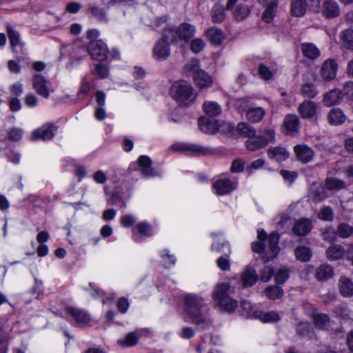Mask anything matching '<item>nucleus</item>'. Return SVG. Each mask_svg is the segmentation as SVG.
Returning a JSON list of instances; mask_svg holds the SVG:
<instances>
[{"label": "nucleus", "mask_w": 353, "mask_h": 353, "mask_svg": "<svg viewBox=\"0 0 353 353\" xmlns=\"http://www.w3.org/2000/svg\"><path fill=\"white\" fill-rule=\"evenodd\" d=\"M301 93L305 98L312 99L316 96L318 92L314 84L305 83L301 86Z\"/></svg>", "instance_id": "nucleus-42"}, {"label": "nucleus", "mask_w": 353, "mask_h": 353, "mask_svg": "<svg viewBox=\"0 0 353 353\" xmlns=\"http://www.w3.org/2000/svg\"><path fill=\"white\" fill-rule=\"evenodd\" d=\"M205 305L202 298L188 294L185 298V319L187 321L205 328L212 324L211 319L203 312Z\"/></svg>", "instance_id": "nucleus-1"}, {"label": "nucleus", "mask_w": 353, "mask_h": 353, "mask_svg": "<svg viewBox=\"0 0 353 353\" xmlns=\"http://www.w3.org/2000/svg\"><path fill=\"white\" fill-rule=\"evenodd\" d=\"M236 132L244 137H253L256 132L254 127L246 122H241L236 125Z\"/></svg>", "instance_id": "nucleus-37"}, {"label": "nucleus", "mask_w": 353, "mask_h": 353, "mask_svg": "<svg viewBox=\"0 0 353 353\" xmlns=\"http://www.w3.org/2000/svg\"><path fill=\"white\" fill-rule=\"evenodd\" d=\"M230 286L228 283H221L215 287L212 297L219 307L227 312H232L237 307V301L230 296Z\"/></svg>", "instance_id": "nucleus-3"}, {"label": "nucleus", "mask_w": 353, "mask_h": 353, "mask_svg": "<svg viewBox=\"0 0 353 353\" xmlns=\"http://www.w3.org/2000/svg\"><path fill=\"white\" fill-rule=\"evenodd\" d=\"M87 50L90 55L96 60L103 61L108 56V48L101 40L90 41L88 44Z\"/></svg>", "instance_id": "nucleus-7"}, {"label": "nucleus", "mask_w": 353, "mask_h": 353, "mask_svg": "<svg viewBox=\"0 0 353 353\" xmlns=\"http://www.w3.org/2000/svg\"><path fill=\"white\" fill-rule=\"evenodd\" d=\"M321 235L325 241L332 243L336 241V230L332 228L329 227L322 230Z\"/></svg>", "instance_id": "nucleus-50"}, {"label": "nucleus", "mask_w": 353, "mask_h": 353, "mask_svg": "<svg viewBox=\"0 0 353 353\" xmlns=\"http://www.w3.org/2000/svg\"><path fill=\"white\" fill-rule=\"evenodd\" d=\"M256 318L259 319L263 322H274L279 320V316L276 312H264L261 311L257 312Z\"/></svg>", "instance_id": "nucleus-46"}, {"label": "nucleus", "mask_w": 353, "mask_h": 353, "mask_svg": "<svg viewBox=\"0 0 353 353\" xmlns=\"http://www.w3.org/2000/svg\"><path fill=\"white\" fill-rule=\"evenodd\" d=\"M90 10L93 17L105 22L108 21L105 12L103 9L97 6H92Z\"/></svg>", "instance_id": "nucleus-57"}, {"label": "nucleus", "mask_w": 353, "mask_h": 353, "mask_svg": "<svg viewBox=\"0 0 353 353\" xmlns=\"http://www.w3.org/2000/svg\"><path fill=\"white\" fill-rule=\"evenodd\" d=\"M138 164L141 168V172L145 176H150L153 175V169L151 167L152 161L150 157L141 155L138 159Z\"/></svg>", "instance_id": "nucleus-27"}, {"label": "nucleus", "mask_w": 353, "mask_h": 353, "mask_svg": "<svg viewBox=\"0 0 353 353\" xmlns=\"http://www.w3.org/2000/svg\"><path fill=\"white\" fill-rule=\"evenodd\" d=\"M205 34L210 41L214 45H220L225 38L223 31L216 28H209Z\"/></svg>", "instance_id": "nucleus-29"}, {"label": "nucleus", "mask_w": 353, "mask_h": 353, "mask_svg": "<svg viewBox=\"0 0 353 353\" xmlns=\"http://www.w3.org/2000/svg\"><path fill=\"white\" fill-rule=\"evenodd\" d=\"M172 42L179 41H188L194 34L195 27L188 23H182L176 28H170L167 30Z\"/></svg>", "instance_id": "nucleus-4"}, {"label": "nucleus", "mask_w": 353, "mask_h": 353, "mask_svg": "<svg viewBox=\"0 0 353 353\" xmlns=\"http://www.w3.org/2000/svg\"><path fill=\"white\" fill-rule=\"evenodd\" d=\"M295 255L298 260L307 262L310 261L312 252L310 248L306 246H299L295 249Z\"/></svg>", "instance_id": "nucleus-38"}, {"label": "nucleus", "mask_w": 353, "mask_h": 353, "mask_svg": "<svg viewBox=\"0 0 353 353\" xmlns=\"http://www.w3.org/2000/svg\"><path fill=\"white\" fill-rule=\"evenodd\" d=\"M344 96H346L349 99L353 100V82H347L341 91Z\"/></svg>", "instance_id": "nucleus-64"}, {"label": "nucleus", "mask_w": 353, "mask_h": 353, "mask_svg": "<svg viewBox=\"0 0 353 353\" xmlns=\"http://www.w3.org/2000/svg\"><path fill=\"white\" fill-rule=\"evenodd\" d=\"M328 121L332 125H340L345 122L346 117L339 108H332L327 115Z\"/></svg>", "instance_id": "nucleus-28"}, {"label": "nucleus", "mask_w": 353, "mask_h": 353, "mask_svg": "<svg viewBox=\"0 0 353 353\" xmlns=\"http://www.w3.org/2000/svg\"><path fill=\"white\" fill-rule=\"evenodd\" d=\"M241 307L242 309V315L246 318H256L257 315V310H254L251 303L246 300H243L241 303Z\"/></svg>", "instance_id": "nucleus-44"}, {"label": "nucleus", "mask_w": 353, "mask_h": 353, "mask_svg": "<svg viewBox=\"0 0 353 353\" xmlns=\"http://www.w3.org/2000/svg\"><path fill=\"white\" fill-rule=\"evenodd\" d=\"M343 48L353 51V30L351 28L341 31L339 35Z\"/></svg>", "instance_id": "nucleus-26"}, {"label": "nucleus", "mask_w": 353, "mask_h": 353, "mask_svg": "<svg viewBox=\"0 0 353 353\" xmlns=\"http://www.w3.org/2000/svg\"><path fill=\"white\" fill-rule=\"evenodd\" d=\"M199 60L198 59H192L186 63L183 67V72L186 74L192 72L193 75L199 71H201Z\"/></svg>", "instance_id": "nucleus-48"}, {"label": "nucleus", "mask_w": 353, "mask_h": 353, "mask_svg": "<svg viewBox=\"0 0 353 353\" xmlns=\"http://www.w3.org/2000/svg\"><path fill=\"white\" fill-rule=\"evenodd\" d=\"M236 187L237 183L233 182L229 179H219L213 183V188L219 195L229 194Z\"/></svg>", "instance_id": "nucleus-12"}, {"label": "nucleus", "mask_w": 353, "mask_h": 353, "mask_svg": "<svg viewBox=\"0 0 353 353\" xmlns=\"http://www.w3.org/2000/svg\"><path fill=\"white\" fill-rule=\"evenodd\" d=\"M172 148L174 151L185 152L190 155L205 156L214 154L213 149L195 144L176 143L172 145Z\"/></svg>", "instance_id": "nucleus-6"}, {"label": "nucleus", "mask_w": 353, "mask_h": 353, "mask_svg": "<svg viewBox=\"0 0 353 353\" xmlns=\"http://www.w3.org/2000/svg\"><path fill=\"white\" fill-rule=\"evenodd\" d=\"M344 97V94L338 89H334L327 92L323 99L326 105L331 106L340 103Z\"/></svg>", "instance_id": "nucleus-23"}, {"label": "nucleus", "mask_w": 353, "mask_h": 353, "mask_svg": "<svg viewBox=\"0 0 353 353\" xmlns=\"http://www.w3.org/2000/svg\"><path fill=\"white\" fill-rule=\"evenodd\" d=\"M303 55L309 59H316L320 56V50L312 43H303L301 46Z\"/></svg>", "instance_id": "nucleus-25"}, {"label": "nucleus", "mask_w": 353, "mask_h": 353, "mask_svg": "<svg viewBox=\"0 0 353 353\" xmlns=\"http://www.w3.org/2000/svg\"><path fill=\"white\" fill-rule=\"evenodd\" d=\"M137 229L139 234L143 236H152L151 226L147 222H140L137 224Z\"/></svg>", "instance_id": "nucleus-56"}, {"label": "nucleus", "mask_w": 353, "mask_h": 353, "mask_svg": "<svg viewBox=\"0 0 353 353\" xmlns=\"http://www.w3.org/2000/svg\"><path fill=\"white\" fill-rule=\"evenodd\" d=\"M313 321L315 326L321 330H327L330 327V319L328 315L322 313L314 314Z\"/></svg>", "instance_id": "nucleus-31"}, {"label": "nucleus", "mask_w": 353, "mask_h": 353, "mask_svg": "<svg viewBox=\"0 0 353 353\" xmlns=\"http://www.w3.org/2000/svg\"><path fill=\"white\" fill-rule=\"evenodd\" d=\"M298 111L302 118L312 119L316 113V105L314 102L305 100L299 104Z\"/></svg>", "instance_id": "nucleus-16"}, {"label": "nucleus", "mask_w": 353, "mask_h": 353, "mask_svg": "<svg viewBox=\"0 0 353 353\" xmlns=\"http://www.w3.org/2000/svg\"><path fill=\"white\" fill-rule=\"evenodd\" d=\"M65 310L79 326H85L90 321V315L84 310L72 307H68Z\"/></svg>", "instance_id": "nucleus-13"}, {"label": "nucleus", "mask_w": 353, "mask_h": 353, "mask_svg": "<svg viewBox=\"0 0 353 353\" xmlns=\"http://www.w3.org/2000/svg\"><path fill=\"white\" fill-rule=\"evenodd\" d=\"M268 155L270 159H274L277 162L285 161L289 157L288 152L283 147H274L269 148L268 150Z\"/></svg>", "instance_id": "nucleus-24"}, {"label": "nucleus", "mask_w": 353, "mask_h": 353, "mask_svg": "<svg viewBox=\"0 0 353 353\" xmlns=\"http://www.w3.org/2000/svg\"><path fill=\"white\" fill-rule=\"evenodd\" d=\"M167 21V17L165 16L159 17L157 18L153 24L150 25L152 26L154 29H159L162 28L163 30V32L165 31V30L170 28V27H168V25L166 23Z\"/></svg>", "instance_id": "nucleus-62"}, {"label": "nucleus", "mask_w": 353, "mask_h": 353, "mask_svg": "<svg viewBox=\"0 0 353 353\" xmlns=\"http://www.w3.org/2000/svg\"><path fill=\"white\" fill-rule=\"evenodd\" d=\"M8 139L12 141H19L23 136V131L20 128H13L8 132Z\"/></svg>", "instance_id": "nucleus-61"}, {"label": "nucleus", "mask_w": 353, "mask_h": 353, "mask_svg": "<svg viewBox=\"0 0 353 353\" xmlns=\"http://www.w3.org/2000/svg\"><path fill=\"white\" fill-rule=\"evenodd\" d=\"M312 228V223L308 219H302L294 223L292 232L299 236L307 235Z\"/></svg>", "instance_id": "nucleus-17"}, {"label": "nucleus", "mask_w": 353, "mask_h": 353, "mask_svg": "<svg viewBox=\"0 0 353 353\" xmlns=\"http://www.w3.org/2000/svg\"><path fill=\"white\" fill-rule=\"evenodd\" d=\"M170 94L174 100L185 106L192 105L196 99L192 86L184 80L175 81L170 87Z\"/></svg>", "instance_id": "nucleus-2"}, {"label": "nucleus", "mask_w": 353, "mask_h": 353, "mask_svg": "<svg viewBox=\"0 0 353 353\" xmlns=\"http://www.w3.org/2000/svg\"><path fill=\"white\" fill-rule=\"evenodd\" d=\"M336 233L341 238H349L353 234V227L346 223H341L336 228Z\"/></svg>", "instance_id": "nucleus-41"}, {"label": "nucleus", "mask_w": 353, "mask_h": 353, "mask_svg": "<svg viewBox=\"0 0 353 353\" xmlns=\"http://www.w3.org/2000/svg\"><path fill=\"white\" fill-rule=\"evenodd\" d=\"M265 295L270 299H280L283 295V290L279 286L270 285L265 290Z\"/></svg>", "instance_id": "nucleus-43"}, {"label": "nucleus", "mask_w": 353, "mask_h": 353, "mask_svg": "<svg viewBox=\"0 0 353 353\" xmlns=\"http://www.w3.org/2000/svg\"><path fill=\"white\" fill-rule=\"evenodd\" d=\"M279 241V235L276 232L271 233L270 235L268 238L269 247H270L271 252L274 256H276L279 251V248L278 247Z\"/></svg>", "instance_id": "nucleus-47"}, {"label": "nucleus", "mask_w": 353, "mask_h": 353, "mask_svg": "<svg viewBox=\"0 0 353 353\" xmlns=\"http://www.w3.org/2000/svg\"><path fill=\"white\" fill-rule=\"evenodd\" d=\"M198 125L201 131L208 134H214L219 128V124L216 120L205 117L199 118Z\"/></svg>", "instance_id": "nucleus-15"}, {"label": "nucleus", "mask_w": 353, "mask_h": 353, "mask_svg": "<svg viewBox=\"0 0 353 353\" xmlns=\"http://www.w3.org/2000/svg\"><path fill=\"white\" fill-rule=\"evenodd\" d=\"M325 185L329 190H340L345 187V182L336 178L330 177L326 179Z\"/></svg>", "instance_id": "nucleus-45"}, {"label": "nucleus", "mask_w": 353, "mask_h": 353, "mask_svg": "<svg viewBox=\"0 0 353 353\" xmlns=\"http://www.w3.org/2000/svg\"><path fill=\"white\" fill-rule=\"evenodd\" d=\"M170 37L167 31L162 34L161 39L153 48V55L158 61L165 60L170 56V45L168 40Z\"/></svg>", "instance_id": "nucleus-8"}, {"label": "nucleus", "mask_w": 353, "mask_h": 353, "mask_svg": "<svg viewBox=\"0 0 353 353\" xmlns=\"http://www.w3.org/2000/svg\"><path fill=\"white\" fill-rule=\"evenodd\" d=\"M205 47V42L201 39H194L190 44V50L192 52L196 54L203 50Z\"/></svg>", "instance_id": "nucleus-58"}, {"label": "nucleus", "mask_w": 353, "mask_h": 353, "mask_svg": "<svg viewBox=\"0 0 353 353\" xmlns=\"http://www.w3.org/2000/svg\"><path fill=\"white\" fill-rule=\"evenodd\" d=\"M345 250L340 245H334L327 248L325 254L330 261H336L341 259L344 255Z\"/></svg>", "instance_id": "nucleus-30"}, {"label": "nucleus", "mask_w": 353, "mask_h": 353, "mask_svg": "<svg viewBox=\"0 0 353 353\" xmlns=\"http://www.w3.org/2000/svg\"><path fill=\"white\" fill-rule=\"evenodd\" d=\"M310 196L315 203L322 201L327 197L325 187L321 183H312L310 188Z\"/></svg>", "instance_id": "nucleus-18"}, {"label": "nucleus", "mask_w": 353, "mask_h": 353, "mask_svg": "<svg viewBox=\"0 0 353 353\" xmlns=\"http://www.w3.org/2000/svg\"><path fill=\"white\" fill-rule=\"evenodd\" d=\"M296 332L301 336L310 337L312 334V328L308 323L301 322L297 325Z\"/></svg>", "instance_id": "nucleus-51"}, {"label": "nucleus", "mask_w": 353, "mask_h": 353, "mask_svg": "<svg viewBox=\"0 0 353 353\" xmlns=\"http://www.w3.org/2000/svg\"><path fill=\"white\" fill-rule=\"evenodd\" d=\"M339 291L343 296L353 295V283L347 278L342 277L339 280Z\"/></svg>", "instance_id": "nucleus-34"}, {"label": "nucleus", "mask_w": 353, "mask_h": 353, "mask_svg": "<svg viewBox=\"0 0 353 353\" xmlns=\"http://www.w3.org/2000/svg\"><path fill=\"white\" fill-rule=\"evenodd\" d=\"M32 86L38 94L46 99L48 98V81L44 77L38 74H34L32 77Z\"/></svg>", "instance_id": "nucleus-11"}, {"label": "nucleus", "mask_w": 353, "mask_h": 353, "mask_svg": "<svg viewBox=\"0 0 353 353\" xmlns=\"http://www.w3.org/2000/svg\"><path fill=\"white\" fill-rule=\"evenodd\" d=\"M322 12L326 18L332 19L339 15L340 9L336 2L333 0H327L323 4Z\"/></svg>", "instance_id": "nucleus-19"}, {"label": "nucleus", "mask_w": 353, "mask_h": 353, "mask_svg": "<svg viewBox=\"0 0 353 353\" xmlns=\"http://www.w3.org/2000/svg\"><path fill=\"white\" fill-rule=\"evenodd\" d=\"M275 132L272 129H265L263 135L250 137L245 142L247 148L250 151H256L265 147L274 139Z\"/></svg>", "instance_id": "nucleus-5"}, {"label": "nucleus", "mask_w": 353, "mask_h": 353, "mask_svg": "<svg viewBox=\"0 0 353 353\" xmlns=\"http://www.w3.org/2000/svg\"><path fill=\"white\" fill-rule=\"evenodd\" d=\"M283 126L287 134H294L299 130V118L296 114H288L283 120Z\"/></svg>", "instance_id": "nucleus-14"}, {"label": "nucleus", "mask_w": 353, "mask_h": 353, "mask_svg": "<svg viewBox=\"0 0 353 353\" xmlns=\"http://www.w3.org/2000/svg\"><path fill=\"white\" fill-rule=\"evenodd\" d=\"M193 79L200 88H209L212 83V79L206 72L201 70L193 75Z\"/></svg>", "instance_id": "nucleus-21"}, {"label": "nucleus", "mask_w": 353, "mask_h": 353, "mask_svg": "<svg viewBox=\"0 0 353 353\" xmlns=\"http://www.w3.org/2000/svg\"><path fill=\"white\" fill-rule=\"evenodd\" d=\"M307 4L305 0H292L291 3V13L295 17H302L307 10Z\"/></svg>", "instance_id": "nucleus-32"}, {"label": "nucleus", "mask_w": 353, "mask_h": 353, "mask_svg": "<svg viewBox=\"0 0 353 353\" xmlns=\"http://www.w3.org/2000/svg\"><path fill=\"white\" fill-rule=\"evenodd\" d=\"M296 159L302 163L310 162L314 156V150L307 145L299 144L294 148Z\"/></svg>", "instance_id": "nucleus-10"}, {"label": "nucleus", "mask_w": 353, "mask_h": 353, "mask_svg": "<svg viewBox=\"0 0 353 353\" xmlns=\"http://www.w3.org/2000/svg\"><path fill=\"white\" fill-rule=\"evenodd\" d=\"M211 16L214 23L222 22L225 17L223 6L215 3L211 12Z\"/></svg>", "instance_id": "nucleus-40"}, {"label": "nucleus", "mask_w": 353, "mask_h": 353, "mask_svg": "<svg viewBox=\"0 0 353 353\" xmlns=\"http://www.w3.org/2000/svg\"><path fill=\"white\" fill-rule=\"evenodd\" d=\"M259 74L262 79L265 80L270 79L273 76L272 72L263 64L259 65Z\"/></svg>", "instance_id": "nucleus-63"}, {"label": "nucleus", "mask_w": 353, "mask_h": 353, "mask_svg": "<svg viewBox=\"0 0 353 353\" xmlns=\"http://www.w3.org/2000/svg\"><path fill=\"white\" fill-rule=\"evenodd\" d=\"M203 109L205 113L211 117H216L221 112V106L216 102L210 101L203 103Z\"/></svg>", "instance_id": "nucleus-39"}, {"label": "nucleus", "mask_w": 353, "mask_h": 353, "mask_svg": "<svg viewBox=\"0 0 353 353\" xmlns=\"http://www.w3.org/2000/svg\"><path fill=\"white\" fill-rule=\"evenodd\" d=\"M289 278V270L287 268H281L274 274V280L277 284L284 283Z\"/></svg>", "instance_id": "nucleus-52"}, {"label": "nucleus", "mask_w": 353, "mask_h": 353, "mask_svg": "<svg viewBox=\"0 0 353 353\" xmlns=\"http://www.w3.org/2000/svg\"><path fill=\"white\" fill-rule=\"evenodd\" d=\"M7 33L10 45L14 49L20 44V37L18 32L15 31L10 25L7 26Z\"/></svg>", "instance_id": "nucleus-49"}, {"label": "nucleus", "mask_w": 353, "mask_h": 353, "mask_svg": "<svg viewBox=\"0 0 353 353\" xmlns=\"http://www.w3.org/2000/svg\"><path fill=\"white\" fill-rule=\"evenodd\" d=\"M257 279L258 275L253 268L247 267L241 274V280L244 288L253 285Z\"/></svg>", "instance_id": "nucleus-20"}, {"label": "nucleus", "mask_w": 353, "mask_h": 353, "mask_svg": "<svg viewBox=\"0 0 353 353\" xmlns=\"http://www.w3.org/2000/svg\"><path fill=\"white\" fill-rule=\"evenodd\" d=\"M318 217L323 221H332L334 219V212L329 206H323L320 210Z\"/></svg>", "instance_id": "nucleus-55"}, {"label": "nucleus", "mask_w": 353, "mask_h": 353, "mask_svg": "<svg viewBox=\"0 0 353 353\" xmlns=\"http://www.w3.org/2000/svg\"><path fill=\"white\" fill-rule=\"evenodd\" d=\"M274 274V272L273 268L270 266H265L261 272L260 279L263 282H268Z\"/></svg>", "instance_id": "nucleus-60"}, {"label": "nucleus", "mask_w": 353, "mask_h": 353, "mask_svg": "<svg viewBox=\"0 0 353 353\" xmlns=\"http://www.w3.org/2000/svg\"><path fill=\"white\" fill-rule=\"evenodd\" d=\"M250 13V8L248 6L240 4L235 10V17L238 21L245 19Z\"/></svg>", "instance_id": "nucleus-54"}, {"label": "nucleus", "mask_w": 353, "mask_h": 353, "mask_svg": "<svg viewBox=\"0 0 353 353\" xmlns=\"http://www.w3.org/2000/svg\"><path fill=\"white\" fill-rule=\"evenodd\" d=\"M212 249L217 252H221V249H225V252L224 254L227 257L229 256L231 253L230 245L227 242H223L221 244L219 243H214L212 245Z\"/></svg>", "instance_id": "nucleus-59"}, {"label": "nucleus", "mask_w": 353, "mask_h": 353, "mask_svg": "<svg viewBox=\"0 0 353 353\" xmlns=\"http://www.w3.org/2000/svg\"><path fill=\"white\" fill-rule=\"evenodd\" d=\"M332 268L327 265H321L316 270V277L319 281L327 280L333 276Z\"/></svg>", "instance_id": "nucleus-35"}, {"label": "nucleus", "mask_w": 353, "mask_h": 353, "mask_svg": "<svg viewBox=\"0 0 353 353\" xmlns=\"http://www.w3.org/2000/svg\"><path fill=\"white\" fill-rule=\"evenodd\" d=\"M276 8L277 3L268 5L262 15V19L265 22L269 23L272 20L276 13Z\"/></svg>", "instance_id": "nucleus-53"}, {"label": "nucleus", "mask_w": 353, "mask_h": 353, "mask_svg": "<svg viewBox=\"0 0 353 353\" xmlns=\"http://www.w3.org/2000/svg\"><path fill=\"white\" fill-rule=\"evenodd\" d=\"M54 137V133L50 126L34 130L32 134V139L34 141L42 139L50 140Z\"/></svg>", "instance_id": "nucleus-33"}, {"label": "nucleus", "mask_w": 353, "mask_h": 353, "mask_svg": "<svg viewBox=\"0 0 353 353\" xmlns=\"http://www.w3.org/2000/svg\"><path fill=\"white\" fill-rule=\"evenodd\" d=\"M338 65L334 59H326L322 64L321 76L325 81L333 80L336 76Z\"/></svg>", "instance_id": "nucleus-9"}, {"label": "nucleus", "mask_w": 353, "mask_h": 353, "mask_svg": "<svg viewBox=\"0 0 353 353\" xmlns=\"http://www.w3.org/2000/svg\"><path fill=\"white\" fill-rule=\"evenodd\" d=\"M265 115V110L262 107L250 108L245 113L248 121L253 123L261 121Z\"/></svg>", "instance_id": "nucleus-22"}, {"label": "nucleus", "mask_w": 353, "mask_h": 353, "mask_svg": "<svg viewBox=\"0 0 353 353\" xmlns=\"http://www.w3.org/2000/svg\"><path fill=\"white\" fill-rule=\"evenodd\" d=\"M139 336L136 332H129L123 339H119L117 343L121 347H132L138 343Z\"/></svg>", "instance_id": "nucleus-36"}]
</instances>
